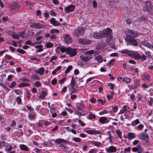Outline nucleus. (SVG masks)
Here are the masks:
<instances>
[{"label": "nucleus", "instance_id": "1", "mask_svg": "<svg viewBox=\"0 0 153 153\" xmlns=\"http://www.w3.org/2000/svg\"><path fill=\"white\" fill-rule=\"evenodd\" d=\"M102 33L103 35V38L106 36V42L108 44L111 41L113 36V34L111 29L108 27L103 30Z\"/></svg>", "mask_w": 153, "mask_h": 153}, {"label": "nucleus", "instance_id": "2", "mask_svg": "<svg viewBox=\"0 0 153 153\" xmlns=\"http://www.w3.org/2000/svg\"><path fill=\"white\" fill-rule=\"evenodd\" d=\"M120 52L125 54L126 56L131 57L135 59L137 52L136 51L132 50H129L127 49H123L121 50Z\"/></svg>", "mask_w": 153, "mask_h": 153}, {"label": "nucleus", "instance_id": "3", "mask_svg": "<svg viewBox=\"0 0 153 153\" xmlns=\"http://www.w3.org/2000/svg\"><path fill=\"white\" fill-rule=\"evenodd\" d=\"M120 52L125 54L126 56L131 57L135 59L137 52L136 51L132 50H129L127 49H123L121 50Z\"/></svg>", "mask_w": 153, "mask_h": 153}, {"label": "nucleus", "instance_id": "4", "mask_svg": "<svg viewBox=\"0 0 153 153\" xmlns=\"http://www.w3.org/2000/svg\"><path fill=\"white\" fill-rule=\"evenodd\" d=\"M127 44L129 45H133L134 46L138 45L137 41L134 38L129 36H127L125 39Z\"/></svg>", "mask_w": 153, "mask_h": 153}, {"label": "nucleus", "instance_id": "5", "mask_svg": "<svg viewBox=\"0 0 153 153\" xmlns=\"http://www.w3.org/2000/svg\"><path fill=\"white\" fill-rule=\"evenodd\" d=\"M85 30L84 27H80L77 28L73 31V35L74 36H78L83 34Z\"/></svg>", "mask_w": 153, "mask_h": 153}, {"label": "nucleus", "instance_id": "6", "mask_svg": "<svg viewBox=\"0 0 153 153\" xmlns=\"http://www.w3.org/2000/svg\"><path fill=\"white\" fill-rule=\"evenodd\" d=\"M143 10L145 11H151L152 9V6L151 3L149 1H146L143 6Z\"/></svg>", "mask_w": 153, "mask_h": 153}, {"label": "nucleus", "instance_id": "7", "mask_svg": "<svg viewBox=\"0 0 153 153\" xmlns=\"http://www.w3.org/2000/svg\"><path fill=\"white\" fill-rule=\"evenodd\" d=\"M66 54H69L70 56H76L77 54L76 49L68 47Z\"/></svg>", "mask_w": 153, "mask_h": 153}, {"label": "nucleus", "instance_id": "8", "mask_svg": "<svg viewBox=\"0 0 153 153\" xmlns=\"http://www.w3.org/2000/svg\"><path fill=\"white\" fill-rule=\"evenodd\" d=\"M81 59L83 61L86 62H88L92 58V55L89 54H85L80 56Z\"/></svg>", "mask_w": 153, "mask_h": 153}, {"label": "nucleus", "instance_id": "9", "mask_svg": "<svg viewBox=\"0 0 153 153\" xmlns=\"http://www.w3.org/2000/svg\"><path fill=\"white\" fill-rule=\"evenodd\" d=\"M93 37L95 39H100L103 38V35L101 31H95L93 32Z\"/></svg>", "mask_w": 153, "mask_h": 153}, {"label": "nucleus", "instance_id": "10", "mask_svg": "<svg viewBox=\"0 0 153 153\" xmlns=\"http://www.w3.org/2000/svg\"><path fill=\"white\" fill-rule=\"evenodd\" d=\"M65 42V43L69 44L71 43L72 41V38L68 34H65L64 36Z\"/></svg>", "mask_w": 153, "mask_h": 153}, {"label": "nucleus", "instance_id": "11", "mask_svg": "<svg viewBox=\"0 0 153 153\" xmlns=\"http://www.w3.org/2000/svg\"><path fill=\"white\" fill-rule=\"evenodd\" d=\"M30 27L33 28H36L38 29L44 28V26L40 23H31Z\"/></svg>", "mask_w": 153, "mask_h": 153}, {"label": "nucleus", "instance_id": "12", "mask_svg": "<svg viewBox=\"0 0 153 153\" xmlns=\"http://www.w3.org/2000/svg\"><path fill=\"white\" fill-rule=\"evenodd\" d=\"M75 8V6L74 5H69L65 8V11L67 13H70L74 11Z\"/></svg>", "mask_w": 153, "mask_h": 153}, {"label": "nucleus", "instance_id": "13", "mask_svg": "<svg viewBox=\"0 0 153 153\" xmlns=\"http://www.w3.org/2000/svg\"><path fill=\"white\" fill-rule=\"evenodd\" d=\"M117 150L116 147L114 146H110L105 149L106 151L108 153H114Z\"/></svg>", "mask_w": 153, "mask_h": 153}, {"label": "nucleus", "instance_id": "14", "mask_svg": "<svg viewBox=\"0 0 153 153\" xmlns=\"http://www.w3.org/2000/svg\"><path fill=\"white\" fill-rule=\"evenodd\" d=\"M128 34L127 36H129L134 38L137 37L138 36L137 32L130 29L128 30Z\"/></svg>", "mask_w": 153, "mask_h": 153}, {"label": "nucleus", "instance_id": "15", "mask_svg": "<svg viewBox=\"0 0 153 153\" xmlns=\"http://www.w3.org/2000/svg\"><path fill=\"white\" fill-rule=\"evenodd\" d=\"M79 42L82 44H90L92 42V41L90 40H87L83 39H79Z\"/></svg>", "mask_w": 153, "mask_h": 153}, {"label": "nucleus", "instance_id": "16", "mask_svg": "<svg viewBox=\"0 0 153 153\" xmlns=\"http://www.w3.org/2000/svg\"><path fill=\"white\" fill-rule=\"evenodd\" d=\"M147 57L144 54H143L141 56L139 53H137L135 59H142L143 61L146 60V59Z\"/></svg>", "mask_w": 153, "mask_h": 153}, {"label": "nucleus", "instance_id": "17", "mask_svg": "<svg viewBox=\"0 0 153 153\" xmlns=\"http://www.w3.org/2000/svg\"><path fill=\"white\" fill-rule=\"evenodd\" d=\"M149 136L148 134H145L143 132L140 133L139 135V138L140 139L146 140L149 138Z\"/></svg>", "mask_w": 153, "mask_h": 153}, {"label": "nucleus", "instance_id": "18", "mask_svg": "<svg viewBox=\"0 0 153 153\" xmlns=\"http://www.w3.org/2000/svg\"><path fill=\"white\" fill-rule=\"evenodd\" d=\"M50 22L54 26H57L60 25V23L56 20L54 18H51L50 19Z\"/></svg>", "mask_w": 153, "mask_h": 153}, {"label": "nucleus", "instance_id": "19", "mask_svg": "<svg viewBox=\"0 0 153 153\" xmlns=\"http://www.w3.org/2000/svg\"><path fill=\"white\" fill-rule=\"evenodd\" d=\"M48 95V92L43 91H42L39 94V95L38 97L39 99L42 100H44L45 97H47Z\"/></svg>", "mask_w": 153, "mask_h": 153}, {"label": "nucleus", "instance_id": "20", "mask_svg": "<svg viewBox=\"0 0 153 153\" xmlns=\"http://www.w3.org/2000/svg\"><path fill=\"white\" fill-rule=\"evenodd\" d=\"M86 132L87 133L90 134H100L101 133V132L96 130H87Z\"/></svg>", "mask_w": 153, "mask_h": 153}, {"label": "nucleus", "instance_id": "21", "mask_svg": "<svg viewBox=\"0 0 153 153\" xmlns=\"http://www.w3.org/2000/svg\"><path fill=\"white\" fill-rule=\"evenodd\" d=\"M54 142L58 144L67 143V140L62 138L56 139L54 141Z\"/></svg>", "mask_w": 153, "mask_h": 153}, {"label": "nucleus", "instance_id": "22", "mask_svg": "<svg viewBox=\"0 0 153 153\" xmlns=\"http://www.w3.org/2000/svg\"><path fill=\"white\" fill-rule=\"evenodd\" d=\"M11 8L12 9L18 10L19 9L20 6L18 3L14 1L12 2L11 4Z\"/></svg>", "mask_w": 153, "mask_h": 153}, {"label": "nucleus", "instance_id": "23", "mask_svg": "<svg viewBox=\"0 0 153 153\" xmlns=\"http://www.w3.org/2000/svg\"><path fill=\"white\" fill-rule=\"evenodd\" d=\"M141 77L143 80H146L148 81H150V76L147 74L145 73L143 74L142 75Z\"/></svg>", "mask_w": 153, "mask_h": 153}, {"label": "nucleus", "instance_id": "24", "mask_svg": "<svg viewBox=\"0 0 153 153\" xmlns=\"http://www.w3.org/2000/svg\"><path fill=\"white\" fill-rule=\"evenodd\" d=\"M44 68L43 67H41L38 70H36L35 72L36 74H38L40 75H42L44 74Z\"/></svg>", "mask_w": 153, "mask_h": 153}, {"label": "nucleus", "instance_id": "25", "mask_svg": "<svg viewBox=\"0 0 153 153\" xmlns=\"http://www.w3.org/2000/svg\"><path fill=\"white\" fill-rule=\"evenodd\" d=\"M20 149L22 151H28L29 149L26 145L24 144H21L19 146Z\"/></svg>", "mask_w": 153, "mask_h": 153}, {"label": "nucleus", "instance_id": "26", "mask_svg": "<svg viewBox=\"0 0 153 153\" xmlns=\"http://www.w3.org/2000/svg\"><path fill=\"white\" fill-rule=\"evenodd\" d=\"M91 143L92 144L94 145L97 147H99L102 146V143L100 142L92 140L91 141Z\"/></svg>", "mask_w": 153, "mask_h": 153}, {"label": "nucleus", "instance_id": "27", "mask_svg": "<svg viewBox=\"0 0 153 153\" xmlns=\"http://www.w3.org/2000/svg\"><path fill=\"white\" fill-rule=\"evenodd\" d=\"M136 137L135 134L133 132H130L128 133V137L129 140H131Z\"/></svg>", "mask_w": 153, "mask_h": 153}, {"label": "nucleus", "instance_id": "28", "mask_svg": "<svg viewBox=\"0 0 153 153\" xmlns=\"http://www.w3.org/2000/svg\"><path fill=\"white\" fill-rule=\"evenodd\" d=\"M127 111L129 112H130V111L127 110V106L126 105H124L123 106V108L120 110V111L118 113V114H123L124 113V112H126Z\"/></svg>", "mask_w": 153, "mask_h": 153}, {"label": "nucleus", "instance_id": "29", "mask_svg": "<svg viewBox=\"0 0 153 153\" xmlns=\"http://www.w3.org/2000/svg\"><path fill=\"white\" fill-rule=\"evenodd\" d=\"M107 117H100L99 119V121L100 123L104 124L106 123L107 121Z\"/></svg>", "mask_w": 153, "mask_h": 153}, {"label": "nucleus", "instance_id": "30", "mask_svg": "<svg viewBox=\"0 0 153 153\" xmlns=\"http://www.w3.org/2000/svg\"><path fill=\"white\" fill-rule=\"evenodd\" d=\"M141 44L145 47H147L149 48H150L151 44L149 43H148L146 41H143L141 42Z\"/></svg>", "mask_w": 153, "mask_h": 153}, {"label": "nucleus", "instance_id": "31", "mask_svg": "<svg viewBox=\"0 0 153 153\" xmlns=\"http://www.w3.org/2000/svg\"><path fill=\"white\" fill-rule=\"evenodd\" d=\"M28 117L30 120H33L35 118V115L34 113H31L28 114Z\"/></svg>", "mask_w": 153, "mask_h": 153}, {"label": "nucleus", "instance_id": "32", "mask_svg": "<svg viewBox=\"0 0 153 153\" xmlns=\"http://www.w3.org/2000/svg\"><path fill=\"white\" fill-rule=\"evenodd\" d=\"M30 85L28 83L25 82H22L20 83L18 85V86L19 87H23L29 86Z\"/></svg>", "mask_w": 153, "mask_h": 153}, {"label": "nucleus", "instance_id": "33", "mask_svg": "<svg viewBox=\"0 0 153 153\" xmlns=\"http://www.w3.org/2000/svg\"><path fill=\"white\" fill-rule=\"evenodd\" d=\"M140 123L139 120L138 119H137L134 121L132 122L131 123V125L132 126H135Z\"/></svg>", "mask_w": 153, "mask_h": 153}, {"label": "nucleus", "instance_id": "34", "mask_svg": "<svg viewBox=\"0 0 153 153\" xmlns=\"http://www.w3.org/2000/svg\"><path fill=\"white\" fill-rule=\"evenodd\" d=\"M59 30L55 29H53L51 30L50 31V33L51 34H55V33H58L59 32Z\"/></svg>", "mask_w": 153, "mask_h": 153}, {"label": "nucleus", "instance_id": "35", "mask_svg": "<svg viewBox=\"0 0 153 153\" xmlns=\"http://www.w3.org/2000/svg\"><path fill=\"white\" fill-rule=\"evenodd\" d=\"M0 145L2 147H8L9 146V144L7 142L4 141H2L0 143Z\"/></svg>", "mask_w": 153, "mask_h": 153}, {"label": "nucleus", "instance_id": "36", "mask_svg": "<svg viewBox=\"0 0 153 153\" xmlns=\"http://www.w3.org/2000/svg\"><path fill=\"white\" fill-rule=\"evenodd\" d=\"M115 60L114 59H112L110 60L108 64L106 65L109 66L110 67L113 66L115 62Z\"/></svg>", "mask_w": 153, "mask_h": 153}, {"label": "nucleus", "instance_id": "37", "mask_svg": "<svg viewBox=\"0 0 153 153\" xmlns=\"http://www.w3.org/2000/svg\"><path fill=\"white\" fill-rule=\"evenodd\" d=\"M75 80L74 79V76H73L72 77V79L71 80V86L72 88H73L74 87L75 85Z\"/></svg>", "mask_w": 153, "mask_h": 153}, {"label": "nucleus", "instance_id": "38", "mask_svg": "<svg viewBox=\"0 0 153 153\" xmlns=\"http://www.w3.org/2000/svg\"><path fill=\"white\" fill-rule=\"evenodd\" d=\"M140 80L139 79H136L135 80H134V84L135 85L137 86V87H140Z\"/></svg>", "mask_w": 153, "mask_h": 153}, {"label": "nucleus", "instance_id": "39", "mask_svg": "<svg viewBox=\"0 0 153 153\" xmlns=\"http://www.w3.org/2000/svg\"><path fill=\"white\" fill-rule=\"evenodd\" d=\"M89 113L90 114L89 115V119L92 120L93 119H95L96 118V116L95 115L93 114L92 112H90Z\"/></svg>", "mask_w": 153, "mask_h": 153}, {"label": "nucleus", "instance_id": "40", "mask_svg": "<svg viewBox=\"0 0 153 153\" xmlns=\"http://www.w3.org/2000/svg\"><path fill=\"white\" fill-rule=\"evenodd\" d=\"M137 146L138 149L137 153H142L143 151V150L141 146L140 145H137Z\"/></svg>", "mask_w": 153, "mask_h": 153}, {"label": "nucleus", "instance_id": "41", "mask_svg": "<svg viewBox=\"0 0 153 153\" xmlns=\"http://www.w3.org/2000/svg\"><path fill=\"white\" fill-rule=\"evenodd\" d=\"M72 66L70 65L68 66L65 71V74H68L72 68Z\"/></svg>", "mask_w": 153, "mask_h": 153}, {"label": "nucleus", "instance_id": "42", "mask_svg": "<svg viewBox=\"0 0 153 153\" xmlns=\"http://www.w3.org/2000/svg\"><path fill=\"white\" fill-rule=\"evenodd\" d=\"M68 48V47L66 48L64 46H62L60 48L59 50H60L61 51L62 53H64L65 52H66V53Z\"/></svg>", "mask_w": 153, "mask_h": 153}, {"label": "nucleus", "instance_id": "43", "mask_svg": "<svg viewBox=\"0 0 153 153\" xmlns=\"http://www.w3.org/2000/svg\"><path fill=\"white\" fill-rule=\"evenodd\" d=\"M26 107L27 109L30 111V113H33L34 112V109L31 106H29L28 105H27Z\"/></svg>", "mask_w": 153, "mask_h": 153}, {"label": "nucleus", "instance_id": "44", "mask_svg": "<svg viewBox=\"0 0 153 153\" xmlns=\"http://www.w3.org/2000/svg\"><path fill=\"white\" fill-rule=\"evenodd\" d=\"M102 57L100 56H98L95 58V59L97 60L98 62L101 63L103 61L102 59H101Z\"/></svg>", "mask_w": 153, "mask_h": 153}, {"label": "nucleus", "instance_id": "45", "mask_svg": "<svg viewBox=\"0 0 153 153\" xmlns=\"http://www.w3.org/2000/svg\"><path fill=\"white\" fill-rule=\"evenodd\" d=\"M116 133L119 138L121 139L122 138V136L120 131L118 129L116 131Z\"/></svg>", "mask_w": 153, "mask_h": 153}, {"label": "nucleus", "instance_id": "46", "mask_svg": "<svg viewBox=\"0 0 153 153\" xmlns=\"http://www.w3.org/2000/svg\"><path fill=\"white\" fill-rule=\"evenodd\" d=\"M32 78L34 79V80H40V77L38 75L36 74L32 75Z\"/></svg>", "mask_w": 153, "mask_h": 153}, {"label": "nucleus", "instance_id": "47", "mask_svg": "<svg viewBox=\"0 0 153 153\" xmlns=\"http://www.w3.org/2000/svg\"><path fill=\"white\" fill-rule=\"evenodd\" d=\"M35 86L37 88L40 87L41 85V84L40 82L39 81H36L34 83Z\"/></svg>", "mask_w": 153, "mask_h": 153}, {"label": "nucleus", "instance_id": "48", "mask_svg": "<svg viewBox=\"0 0 153 153\" xmlns=\"http://www.w3.org/2000/svg\"><path fill=\"white\" fill-rule=\"evenodd\" d=\"M31 95L30 91V90H27L26 92V97L27 99L29 100L30 99V96Z\"/></svg>", "mask_w": 153, "mask_h": 153}, {"label": "nucleus", "instance_id": "49", "mask_svg": "<svg viewBox=\"0 0 153 153\" xmlns=\"http://www.w3.org/2000/svg\"><path fill=\"white\" fill-rule=\"evenodd\" d=\"M109 112V111H107L105 109H104L102 111H100L99 112V114L100 115H102L105 114H107Z\"/></svg>", "mask_w": 153, "mask_h": 153}, {"label": "nucleus", "instance_id": "50", "mask_svg": "<svg viewBox=\"0 0 153 153\" xmlns=\"http://www.w3.org/2000/svg\"><path fill=\"white\" fill-rule=\"evenodd\" d=\"M46 46L48 48H51L53 46V45L51 42H48L46 43Z\"/></svg>", "mask_w": 153, "mask_h": 153}, {"label": "nucleus", "instance_id": "51", "mask_svg": "<svg viewBox=\"0 0 153 153\" xmlns=\"http://www.w3.org/2000/svg\"><path fill=\"white\" fill-rule=\"evenodd\" d=\"M72 140L75 142H80L81 141V139L80 138L77 137H75L72 139Z\"/></svg>", "mask_w": 153, "mask_h": 153}, {"label": "nucleus", "instance_id": "52", "mask_svg": "<svg viewBox=\"0 0 153 153\" xmlns=\"http://www.w3.org/2000/svg\"><path fill=\"white\" fill-rule=\"evenodd\" d=\"M97 102H100L102 105H104L105 104L106 101L105 100H103L101 99H98L97 100Z\"/></svg>", "mask_w": 153, "mask_h": 153}, {"label": "nucleus", "instance_id": "53", "mask_svg": "<svg viewBox=\"0 0 153 153\" xmlns=\"http://www.w3.org/2000/svg\"><path fill=\"white\" fill-rule=\"evenodd\" d=\"M17 52L19 53L22 54H24L26 53L25 51L22 49H17L16 50Z\"/></svg>", "mask_w": 153, "mask_h": 153}, {"label": "nucleus", "instance_id": "54", "mask_svg": "<svg viewBox=\"0 0 153 153\" xmlns=\"http://www.w3.org/2000/svg\"><path fill=\"white\" fill-rule=\"evenodd\" d=\"M131 79L130 78H128L125 77L123 79V81H125L126 83H128L130 82Z\"/></svg>", "mask_w": 153, "mask_h": 153}, {"label": "nucleus", "instance_id": "55", "mask_svg": "<svg viewBox=\"0 0 153 153\" xmlns=\"http://www.w3.org/2000/svg\"><path fill=\"white\" fill-rule=\"evenodd\" d=\"M18 104H20L22 102V99L20 97H17L16 99Z\"/></svg>", "mask_w": 153, "mask_h": 153}, {"label": "nucleus", "instance_id": "56", "mask_svg": "<svg viewBox=\"0 0 153 153\" xmlns=\"http://www.w3.org/2000/svg\"><path fill=\"white\" fill-rule=\"evenodd\" d=\"M16 85V82L13 81L11 82L10 85L9 86V87L10 88H12L14 87Z\"/></svg>", "mask_w": 153, "mask_h": 153}, {"label": "nucleus", "instance_id": "57", "mask_svg": "<svg viewBox=\"0 0 153 153\" xmlns=\"http://www.w3.org/2000/svg\"><path fill=\"white\" fill-rule=\"evenodd\" d=\"M146 54L149 58H151L152 56V55L150 51H146Z\"/></svg>", "mask_w": 153, "mask_h": 153}, {"label": "nucleus", "instance_id": "58", "mask_svg": "<svg viewBox=\"0 0 153 153\" xmlns=\"http://www.w3.org/2000/svg\"><path fill=\"white\" fill-rule=\"evenodd\" d=\"M150 100H148L149 105L152 106L153 104V98L152 97H149Z\"/></svg>", "mask_w": 153, "mask_h": 153}, {"label": "nucleus", "instance_id": "59", "mask_svg": "<svg viewBox=\"0 0 153 153\" xmlns=\"http://www.w3.org/2000/svg\"><path fill=\"white\" fill-rule=\"evenodd\" d=\"M144 146L147 148L149 147L151 145L149 142L147 141H146L143 144Z\"/></svg>", "mask_w": 153, "mask_h": 153}, {"label": "nucleus", "instance_id": "60", "mask_svg": "<svg viewBox=\"0 0 153 153\" xmlns=\"http://www.w3.org/2000/svg\"><path fill=\"white\" fill-rule=\"evenodd\" d=\"M133 72L135 75H136L137 76H138V68H135L133 69Z\"/></svg>", "mask_w": 153, "mask_h": 153}, {"label": "nucleus", "instance_id": "61", "mask_svg": "<svg viewBox=\"0 0 153 153\" xmlns=\"http://www.w3.org/2000/svg\"><path fill=\"white\" fill-rule=\"evenodd\" d=\"M112 109L113 112H116L117 111L118 108L117 106H112Z\"/></svg>", "mask_w": 153, "mask_h": 153}, {"label": "nucleus", "instance_id": "62", "mask_svg": "<svg viewBox=\"0 0 153 153\" xmlns=\"http://www.w3.org/2000/svg\"><path fill=\"white\" fill-rule=\"evenodd\" d=\"M97 152V149L94 148L91 149L88 152V153H96Z\"/></svg>", "mask_w": 153, "mask_h": 153}, {"label": "nucleus", "instance_id": "63", "mask_svg": "<svg viewBox=\"0 0 153 153\" xmlns=\"http://www.w3.org/2000/svg\"><path fill=\"white\" fill-rule=\"evenodd\" d=\"M57 82V81L56 78H54L51 80V83L52 85H55L56 84Z\"/></svg>", "mask_w": 153, "mask_h": 153}, {"label": "nucleus", "instance_id": "64", "mask_svg": "<svg viewBox=\"0 0 153 153\" xmlns=\"http://www.w3.org/2000/svg\"><path fill=\"white\" fill-rule=\"evenodd\" d=\"M72 88V90L70 93V94L71 95L74 93H75L77 91V90L76 88H74V87Z\"/></svg>", "mask_w": 153, "mask_h": 153}]
</instances>
